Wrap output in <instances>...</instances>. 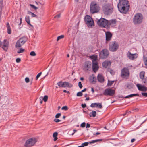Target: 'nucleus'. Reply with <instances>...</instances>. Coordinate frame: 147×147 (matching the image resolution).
<instances>
[{
  "label": "nucleus",
  "mask_w": 147,
  "mask_h": 147,
  "mask_svg": "<svg viewBox=\"0 0 147 147\" xmlns=\"http://www.w3.org/2000/svg\"><path fill=\"white\" fill-rule=\"evenodd\" d=\"M129 7V3L127 0H119L117 8L121 13L126 14L128 12Z\"/></svg>",
  "instance_id": "nucleus-1"
},
{
  "label": "nucleus",
  "mask_w": 147,
  "mask_h": 147,
  "mask_svg": "<svg viewBox=\"0 0 147 147\" xmlns=\"http://www.w3.org/2000/svg\"><path fill=\"white\" fill-rule=\"evenodd\" d=\"M113 7L112 4L108 3L105 4L102 7L103 12L105 15H110L112 13Z\"/></svg>",
  "instance_id": "nucleus-2"
},
{
  "label": "nucleus",
  "mask_w": 147,
  "mask_h": 147,
  "mask_svg": "<svg viewBox=\"0 0 147 147\" xmlns=\"http://www.w3.org/2000/svg\"><path fill=\"white\" fill-rule=\"evenodd\" d=\"M36 138L32 137L27 139L26 141L24 146L25 147H32L37 142Z\"/></svg>",
  "instance_id": "nucleus-3"
},
{
  "label": "nucleus",
  "mask_w": 147,
  "mask_h": 147,
  "mask_svg": "<svg viewBox=\"0 0 147 147\" xmlns=\"http://www.w3.org/2000/svg\"><path fill=\"white\" fill-rule=\"evenodd\" d=\"M100 9V7L97 3L94 2H92L91 3L90 10L91 13L94 14L99 12Z\"/></svg>",
  "instance_id": "nucleus-4"
},
{
  "label": "nucleus",
  "mask_w": 147,
  "mask_h": 147,
  "mask_svg": "<svg viewBox=\"0 0 147 147\" xmlns=\"http://www.w3.org/2000/svg\"><path fill=\"white\" fill-rule=\"evenodd\" d=\"M28 38L26 36H24L20 38L17 41L15 47L16 48H18L22 46L27 40Z\"/></svg>",
  "instance_id": "nucleus-5"
},
{
  "label": "nucleus",
  "mask_w": 147,
  "mask_h": 147,
  "mask_svg": "<svg viewBox=\"0 0 147 147\" xmlns=\"http://www.w3.org/2000/svg\"><path fill=\"white\" fill-rule=\"evenodd\" d=\"M119 45L116 41L111 42L109 44V50L113 52H115L118 49Z\"/></svg>",
  "instance_id": "nucleus-6"
},
{
  "label": "nucleus",
  "mask_w": 147,
  "mask_h": 147,
  "mask_svg": "<svg viewBox=\"0 0 147 147\" xmlns=\"http://www.w3.org/2000/svg\"><path fill=\"white\" fill-rule=\"evenodd\" d=\"M143 18V16L141 14H136L134 17L133 22L135 24H140L142 22Z\"/></svg>",
  "instance_id": "nucleus-7"
},
{
  "label": "nucleus",
  "mask_w": 147,
  "mask_h": 147,
  "mask_svg": "<svg viewBox=\"0 0 147 147\" xmlns=\"http://www.w3.org/2000/svg\"><path fill=\"white\" fill-rule=\"evenodd\" d=\"M129 71L127 67H124L121 70V76L123 78L127 79L129 76Z\"/></svg>",
  "instance_id": "nucleus-8"
},
{
  "label": "nucleus",
  "mask_w": 147,
  "mask_h": 147,
  "mask_svg": "<svg viewBox=\"0 0 147 147\" xmlns=\"http://www.w3.org/2000/svg\"><path fill=\"white\" fill-rule=\"evenodd\" d=\"M109 53L108 50L104 49L99 52V57L102 59H105L108 57Z\"/></svg>",
  "instance_id": "nucleus-9"
},
{
  "label": "nucleus",
  "mask_w": 147,
  "mask_h": 147,
  "mask_svg": "<svg viewBox=\"0 0 147 147\" xmlns=\"http://www.w3.org/2000/svg\"><path fill=\"white\" fill-rule=\"evenodd\" d=\"M97 24L100 26L105 27H108V20L105 18H101L97 21Z\"/></svg>",
  "instance_id": "nucleus-10"
},
{
  "label": "nucleus",
  "mask_w": 147,
  "mask_h": 147,
  "mask_svg": "<svg viewBox=\"0 0 147 147\" xmlns=\"http://www.w3.org/2000/svg\"><path fill=\"white\" fill-rule=\"evenodd\" d=\"M84 21L88 26H92L94 25V21L89 15H86L85 17Z\"/></svg>",
  "instance_id": "nucleus-11"
},
{
  "label": "nucleus",
  "mask_w": 147,
  "mask_h": 147,
  "mask_svg": "<svg viewBox=\"0 0 147 147\" xmlns=\"http://www.w3.org/2000/svg\"><path fill=\"white\" fill-rule=\"evenodd\" d=\"M57 84L59 87H68L71 88L73 86L71 84L67 82H63L60 81L57 83Z\"/></svg>",
  "instance_id": "nucleus-12"
},
{
  "label": "nucleus",
  "mask_w": 147,
  "mask_h": 147,
  "mask_svg": "<svg viewBox=\"0 0 147 147\" xmlns=\"http://www.w3.org/2000/svg\"><path fill=\"white\" fill-rule=\"evenodd\" d=\"M115 91L114 90L111 88L105 89L103 94L105 96H113L115 94Z\"/></svg>",
  "instance_id": "nucleus-13"
},
{
  "label": "nucleus",
  "mask_w": 147,
  "mask_h": 147,
  "mask_svg": "<svg viewBox=\"0 0 147 147\" xmlns=\"http://www.w3.org/2000/svg\"><path fill=\"white\" fill-rule=\"evenodd\" d=\"M127 56L129 59L133 60L138 57V54L136 53L132 54L131 52L129 51L127 53Z\"/></svg>",
  "instance_id": "nucleus-14"
},
{
  "label": "nucleus",
  "mask_w": 147,
  "mask_h": 147,
  "mask_svg": "<svg viewBox=\"0 0 147 147\" xmlns=\"http://www.w3.org/2000/svg\"><path fill=\"white\" fill-rule=\"evenodd\" d=\"M2 46L1 48L3 50L7 51L8 49L9 42L7 39H4L3 41L2 42Z\"/></svg>",
  "instance_id": "nucleus-15"
},
{
  "label": "nucleus",
  "mask_w": 147,
  "mask_h": 147,
  "mask_svg": "<svg viewBox=\"0 0 147 147\" xmlns=\"http://www.w3.org/2000/svg\"><path fill=\"white\" fill-rule=\"evenodd\" d=\"M92 70L94 72H96L98 70V64L96 60H94L92 61Z\"/></svg>",
  "instance_id": "nucleus-16"
},
{
  "label": "nucleus",
  "mask_w": 147,
  "mask_h": 147,
  "mask_svg": "<svg viewBox=\"0 0 147 147\" xmlns=\"http://www.w3.org/2000/svg\"><path fill=\"white\" fill-rule=\"evenodd\" d=\"M136 86L139 91L143 92H146L147 91V87L144 85L138 84L136 85Z\"/></svg>",
  "instance_id": "nucleus-17"
},
{
  "label": "nucleus",
  "mask_w": 147,
  "mask_h": 147,
  "mask_svg": "<svg viewBox=\"0 0 147 147\" xmlns=\"http://www.w3.org/2000/svg\"><path fill=\"white\" fill-rule=\"evenodd\" d=\"M112 35L109 31H107L105 32L106 42L109 41L111 39Z\"/></svg>",
  "instance_id": "nucleus-18"
},
{
  "label": "nucleus",
  "mask_w": 147,
  "mask_h": 147,
  "mask_svg": "<svg viewBox=\"0 0 147 147\" xmlns=\"http://www.w3.org/2000/svg\"><path fill=\"white\" fill-rule=\"evenodd\" d=\"M116 23V20L115 19H112L108 21V27L109 26H115Z\"/></svg>",
  "instance_id": "nucleus-19"
},
{
  "label": "nucleus",
  "mask_w": 147,
  "mask_h": 147,
  "mask_svg": "<svg viewBox=\"0 0 147 147\" xmlns=\"http://www.w3.org/2000/svg\"><path fill=\"white\" fill-rule=\"evenodd\" d=\"M90 106L92 108H98L101 109L102 108V104L100 103H92Z\"/></svg>",
  "instance_id": "nucleus-20"
},
{
  "label": "nucleus",
  "mask_w": 147,
  "mask_h": 147,
  "mask_svg": "<svg viewBox=\"0 0 147 147\" xmlns=\"http://www.w3.org/2000/svg\"><path fill=\"white\" fill-rule=\"evenodd\" d=\"M97 79L98 81L102 83L104 82V76L101 74H99L97 76Z\"/></svg>",
  "instance_id": "nucleus-21"
},
{
  "label": "nucleus",
  "mask_w": 147,
  "mask_h": 147,
  "mask_svg": "<svg viewBox=\"0 0 147 147\" xmlns=\"http://www.w3.org/2000/svg\"><path fill=\"white\" fill-rule=\"evenodd\" d=\"M91 62H87L85 64L84 66V68L87 70H88L91 68Z\"/></svg>",
  "instance_id": "nucleus-22"
},
{
  "label": "nucleus",
  "mask_w": 147,
  "mask_h": 147,
  "mask_svg": "<svg viewBox=\"0 0 147 147\" xmlns=\"http://www.w3.org/2000/svg\"><path fill=\"white\" fill-rule=\"evenodd\" d=\"M111 62L110 61H105L102 63V66L103 67L106 68L109 66L111 65Z\"/></svg>",
  "instance_id": "nucleus-23"
},
{
  "label": "nucleus",
  "mask_w": 147,
  "mask_h": 147,
  "mask_svg": "<svg viewBox=\"0 0 147 147\" xmlns=\"http://www.w3.org/2000/svg\"><path fill=\"white\" fill-rule=\"evenodd\" d=\"M3 0H0V22L1 20V16L2 15L3 5Z\"/></svg>",
  "instance_id": "nucleus-24"
},
{
  "label": "nucleus",
  "mask_w": 147,
  "mask_h": 147,
  "mask_svg": "<svg viewBox=\"0 0 147 147\" xmlns=\"http://www.w3.org/2000/svg\"><path fill=\"white\" fill-rule=\"evenodd\" d=\"M6 27L7 29V32L8 34H11V30L10 26L9 23L7 22L6 24Z\"/></svg>",
  "instance_id": "nucleus-25"
},
{
  "label": "nucleus",
  "mask_w": 147,
  "mask_h": 147,
  "mask_svg": "<svg viewBox=\"0 0 147 147\" xmlns=\"http://www.w3.org/2000/svg\"><path fill=\"white\" fill-rule=\"evenodd\" d=\"M25 20L27 23L29 25L33 27V26H32L30 23V19L29 16H26L25 17Z\"/></svg>",
  "instance_id": "nucleus-26"
},
{
  "label": "nucleus",
  "mask_w": 147,
  "mask_h": 147,
  "mask_svg": "<svg viewBox=\"0 0 147 147\" xmlns=\"http://www.w3.org/2000/svg\"><path fill=\"white\" fill-rule=\"evenodd\" d=\"M138 96H139V94H133L126 96L125 97H124V98H127Z\"/></svg>",
  "instance_id": "nucleus-27"
},
{
  "label": "nucleus",
  "mask_w": 147,
  "mask_h": 147,
  "mask_svg": "<svg viewBox=\"0 0 147 147\" xmlns=\"http://www.w3.org/2000/svg\"><path fill=\"white\" fill-rule=\"evenodd\" d=\"M96 112L95 111H92V112H90L89 115L90 117H96Z\"/></svg>",
  "instance_id": "nucleus-28"
},
{
  "label": "nucleus",
  "mask_w": 147,
  "mask_h": 147,
  "mask_svg": "<svg viewBox=\"0 0 147 147\" xmlns=\"http://www.w3.org/2000/svg\"><path fill=\"white\" fill-rule=\"evenodd\" d=\"M39 99L40 100H41V99H42L45 102H46L48 100V96L47 95H45L44 96L43 98L42 96L40 97Z\"/></svg>",
  "instance_id": "nucleus-29"
},
{
  "label": "nucleus",
  "mask_w": 147,
  "mask_h": 147,
  "mask_svg": "<svg viewBox=\"0 0 147 147\" xmlns=\"http://www.w3.org/2000/svg\"><path fill=\"white\" fill-rule=\"evenodd\" d=\"M140 78L141 79H143L144 78V72H141L140 74Z\"/></svg>",
  "instance_id": "nucleus-30"
},
{
  "label": "nucleus",
  "mask_w": 147,
  "mask_h": 147,
  "mask_svg": "<svg viewBox=\"0 0 147 147\" xmlns=\"http://www.w3.org/2000/svg\"><path fill=\"white\" fill-rule=\"evenodd\" d=\"M94 78V75L92 74V76H90L89 77V80L90 83H93L94 82V80H93Z\"/></svg>",
  "instance_id": "nucleus-31"
},
{
  "label": "nucleus",
  "mask_w": 147,
  "mask_h": 147,
  "mask_svg": "<svg viewBox=\"0 0 147 147\" xmlns=\"http://www.w3.org/2000/svg\"><path fill=\"white\" fill-rule=\"evenodd\" d=\"M24 51V49L22 48H20L19 50L17 51V52L18 53H23Z\"/></svg>",
  "instance_id": "nucleus-32"
},
{
  "label": "nucleus",
  "mask_w": 147,
  "mask_h": 147,
  "mask_svg": "<svg viewBox=\"0 0 147 147\" xmlns=\"http://www.w3.org/2000/svg\"><path fill=\"white\" fill-rule=\"evenodd\" d=\"M90 58L92 59V61L94 60H96L97 58V55H93L90 56Z\"/></svg>",
  "instance_id": "nucleus-33"
},
{
  "label": "nucleus",
  "mask_w": 147,
  "mask_h": 147,
  "mask_svg": "<svg viewBox=\"0 0 147 147\" xmlns=\"http://www.w3.org/2000/svg\"><path fill=\"white\" fill-rule=\"evenodd\" d=\"M107 71L109 72L110 74L112 75H114L115 74L114 71L111 69H109Z\"/></svg>",
  "instance_id": "nucleus-34"
},
{
  "label": "nucleus",
  "mask_w": 147,
  "mask_h": 147,
  "mask_svg": "<svg viewBox=\"0 0 147 147\" xmlns=\"http://www.w3.org/2000/svg\"><path fill=\"white\" fill-rule=\"evenodd\" d=\"M142 83L147 85V77L144 78L143 79H142Z\"/></svg>",
  "instance_id": "nucleus-35"
},
{
  "label": "nucleus",
  "mask_w": 147,
  "mask_h": 147,
  "mask_svg": "<svg viewBox=\"0 0 147 147\" xmlns=\"http://www.w3.org/2000/svg\"><path fill=\"white\" fill-rule=\"evenodd\" d=\"M89 144V142H85L82 143L81 145L80 146L81 147H84V146H87Z\"/></svg>",
  "instance_id": "nucleus-36"
},
{
  "label": "nucleus",
  "mask_w": 147,
  "mask_h": 147,
  "mask_svg": "<svg viewBox=\"0 0 147 147\" xmlns=\"http://www.w3.org/2000/svg\"><path fill=\"white\" fill-rule=\"evenodd\" d=\"M64 37V36L63 35H61L60 36H58L57 38V41H58L59 40L63 38Z\"/></svg>",
  "instance_id": "nucleus-37"
},
{
  "label": "nucleus",
  "mask_w": 147,
  "mask_h": 147,
  "mask_svg": "<svg viewBox=\"0 0 147 147\" xmlns=\"http://www.w3.org/2000/svg\"><path fill=\"white\" fill-rule=\"evenodd\" d=\"M114 81H110L109 80L108 81L107 85L109 86H111L114 83Z\"/></svg>",
  "instance_id": "nucleus-38"
},
{
  "label": "nucleus",
  "mask_w": 147,
  "mask_h": 147,
  "mask_svg": "<svg viewBox=\"0 0 147 147\" xmlns=\"http://www.w3.org/2000/svg\"><path fill=\"white\" fill-rule=\"evenodd\" d=\"M30 5L31 7L34 9L35 10H36L38 8V7L33 5L30 4Z\"/></svg>",
  "instance_id": "nucleus-39"
},
{
  "label": "nucleus",
  "mask_w": 147,
  "mask_h": 147,
  "mask_svg": "<svg viewBox=\"0 0 147 147\" xmlns=\"http://www.w3.org/2000/svg\"><path fill=\"white\" fill-rule=\"evenodd\" d=\"M83 94L81 92H78L77 93V96H82Z\"/></svg>",
  "instance_id": "nucleus-40"
},
{
  "label": "nucleus",
  "mask_w": 147,
  "mask_h": 147,
  "mask_svg": "<svg viewBox=\"0 0 147 147\" xmlns=\"http://www.w3.org/2000/svg\"><path fill=\"white\" fill-rule=\"evenodd\" d=\"M68 108L67 106H65L61 108L62 110H64L65 111H67L68 110Z\"/></svg>",
  "instance_id": "nucleus-41"
},
{
  "label": "nucleus",
  "mask_w": 147,
  "mask_h": 147,
  "mask_svg": "<svg viewBox=\"0 0 147 147\" xmlns=\"http://www.w3.org/2000/svg\"><path fill=\"white\" fill-rule=\"evenodd\" d=\"M30 55L31 56H36V54L34 51H32L30 53Z\"/></svg>",
  "instance_id": "nucleus-42"
},
{
  "label": "nucleus",
  "mask_w": 147,
  "mask_h": 147,
  "mask_svg": "<svg viewBox=\"0 0 147 147\" xmlns=\"http://www.w3.org/2000/svg\"><path fill=\"white\" fill-rule=\"evenodd\" d=\"M86 123L84 122L82 123L80 125V127L82 128H84L85 127Z\"/></svg>",
  "instance_id": "nucleus-43"
},
{
  "label": "nucleus",
  "mask_w": 147,
  "mask_h": 147,
  "mask_svg": "<svg viewBox=\"0 0 147 147\" xmlns=\"http://www.w3.org/2000/svg\"><path fill=\"white\" fill-rule=\"evenodd\" d=\"M42 72H40L39 73H38L36 76V79L37 80L38 79L39 77L40 76V75L42 74Z\"/></svg>",
  "instance_id": "nucleus-44"
},
{
  "label": "nucleus",
  "mask_w": 147,
  "mask_h": 147,
  "mask_svg": "<svg viewBox=\"0 0 147 147\" xmlns=\"http://www.w3.org/2000/svg\"><path fill=\"white\" fill-rule=\"evenodd\" d=\"M78 86L80 89L82 88L83 86L81 82H79Z\"/></svg>",
  "instance_id": "nucleus-45"
},
{
  "label": "nucleus",
  "mask_w": 147,
  "mask_h": 147,
  "mask_svg": "<svg viewBox=\"0 0 147 147\" xmlns=\"http://www.w3.org/2000/svg\"><path fill=\"white\" fill-rule=\"evenodd\" d=\"M61 116V114L60 113H58L56 115L55 117L56 118H59Z\"/></svg>",
  "instance_id": "nucleus-46"
},
{
  "label": "nucleus",
  "mask_w": 147,
  "mask_h": 147,
  "mask_svg": "<svg viewBox=\"0 0 147 147\" xmlns=\"http://www.w3.org/2000/svg\"><path fill=\"white\" fill-rule=\"evenodd\" d=\"M58 135V133L57 132H55L53 133V137H57Z\"/></svg>",
  "instance_id": "nucleus-47"
},
{
  "label": "nucleus",
  "mask_w": 147,
  "mask_h": 147,
  "mask_svg": "<svg viewBox=\"0 0 147 147\" xmlns=\"http://www.w3.org/2000/svg\"><path fill=\"white\" fill-rule=\"evenodd\" d=\"M141 94L143 96L147 97V92H142Z\"/></svg>",
  "instance_id": "nucleus-48"
},
{
  "label": "nucleus",
  "mask_w": 147,
  "mask_h": 147,
  "mask_svg": "<svg viewBox=\"0 0 147 147\" xmlns=\"http://www.w3.org/2000/svg\"><path fill=\"white\" fill-rule=\"evenodd\" d=\"M54 121L56 123H58L59 122H60L61 121V120L58 119H56V118L54 119Z\"/></svg>",
  "instance_id": "nucleus-49"
},
{
  "label": "nucleus",
  "mask_w": 147,
  "mask_h": 147,
  "mask_svg": "<svg viewBox=\"0 0 147 147\" xmlns=\"http://www.w3.org/2000/svg\"><path fill=\"white\" fill-rule=\"evenodd\" d=\"M25 80V82L27 83L29 82L30 81V79L28 77L26 78Z\"/></svg>",
  "instance_id": "nucleus-50"
},
{
  "label": "nucleus",
  "mask_w": 147,
  "mask_h": 147,
  "mask_svg": "<svg viewBox=\"0 0 147 147\" xmlns=\"http://www.w3.org/2000/svg\"><path fill=\"white\" fill-rule=\"evenodd\" d=\"M21 59L20 58H17L16 59V62L17 63H19L21 61Z\"/></svg>",
  "instance_id": "nucleus-51"
},
{
  "label": "nucleus",
  "mask_w": 147,
  "mask_h": 147,
  "mask_svg": "<svg viewBox=\"0 0 147 147\" xmlns=\"http://www.w3.org/2000/svg\"><path fill=\"white\" fill-rule=\"evenodd\" d=\"M127 112H124V113L121 114V116H127L128 115V114H127Z\"/></svg>",
  "instance_id": "nucleus-52"
},
{
  "label": "nucleus",
  "mask_w": 147,
  "mask_h": 147,
  "mask_svg": "<svg viewBox=\"0 0 147 147\" xmlns=\"http://www.w3.org/2000/svg\"><path fill=\"white\" fill-rule=\"evenodd\" d=\"M31 15V16L32 17H36V18L37 17V15H36L34 13H32Z\"/></svg>",
  "instance_id": "nucleus-53"
},
{
  "label": "nucleus",
  "mask_w": 147,
  "mask_h": 147,
  "mask_svg": "<svg viewBox=\"0 0 147 147\" xmlns=\"http://www.w3.org/2000/svg\"><path fill=\"white\" fill-rule=\"evenodd\" d=\"M96 142V141L95 140H92L90 141V142H89V143L90 144H92V143H95Z\"/></svg>",
  "instance_id": "nucleus-54"
},
{
  "label": "nucleus",
  "mask_w": 147,
  "mask_h": 147,
  "mask_svg": "<svg viewBox=\"0 0 147 147\" xmlns=\"http://www.w3.org/2000/svg\"><path fill=\"white\" fill-rule=\"evenodd\" d=\"M81 106L83 108H85L86 107V105L85 103L82 104L81 105Z\"/></svg>",
  "instance_id": "nucleus-55"
},
{
  "label": "nucleus",
  "mask_w": 147,
  "mask_h": 147,
  "mask_svg": "<svg viewBox=\"0 0 147 147\" xmlns=\"http://www.w3.org/2000/svg\"><path fill=\"white\" fill-rule=\"evenodd\" d=\"M60 17V14H58L57 15L55 16L54 17V18H59Z\"/></svg>",
  "instance_id": "nucleus-56"
},
{
  "label": "nucleus",
  "mask_w": 147,
  "mask_h": 147,
  "mask_svg": "<svg viewBox=\"0 0 147 147\" xmlns=\"http://www.w3.org/2000/svg\"><path fill=\"white\" fill-rule=\"evenodd\" d=\"M101 133L99 132H97L96 133H94L93 135H97L100 134Z\"/></svg>",
  "instance_id": "nucleus-57"
},
{
  "label": "nucleus",
  "mask_w": 147,
  "mask_h": 147,
  "mask_svg": "<svg viewBox=\"0 0 147 147\" xmlns=\"http://www.w3.org/2000/svg\"><path fill=\"white\" fill-rule=\"evenodd\" d=\"M103 140V139H98L95 140L96 142H98L102 141Z\"/></svg>",
  "instance_id": "nucleus-58"
},
{
  "label": "nucleus",
  "mask_w": 147,
  "mask_h": 147,
  "mask_svg": "<svg viewBox=\"0 0 147 147\" xmlns=\"http://www.w3.org/2000/svg\"><path fill=\"white\" fill-rule=\"evenodd\" d=\"M90 125L89 123H87L86 124V128H89L90 127Z\"/></svg>",
  "instance_id": "nucleus-59"
},
{
  "label": "nucleus",
  "mask_w": 147,
  "mask_h": 147,
  "mask_svg": "<svg viewBox=\"0 0 147 147\" xmlns=\"http://www.w3.org/2000/svg\"><path fill=\"white\" fill-rule=\"evenodd\" d=\"M94 80V84H95V83H96V78L94 76V78L93 79V80Z\"/></svg>",
  "instance_id": "nucleus-60"
},
{
  "label": "nucleus",
  "mask_w": 147,
  "mask_h": 147,
  "mask_svg": "<svg viewBox=\"0 0 147 147\" xmlns=\"http://www.w3.org/2000/svg\"><path fill=\"white\" fill-rule=\"evenodd\" d=\"M145 63L146 65V68H147V59L145 60Z\"/></svg>",
  "instance_id": "nucleus-61"
},
{
  "label": "nucleus",
  "mask_w": 147,
  "mask_h": 147,
  "mask_svg": "<svg viewBox=\"0 0 147 147\" xmlns=\"http://www.w3.org/2000/svg\"><path fill=\"white\" fill-rule=\"evenodd\" d=\"M86 88H85L84 89H83V90H82L81 91V92L82 93L83 92H85V91H86Z\"/></svg>",
  "instance_id": "nucleus-62"
},
{
  "label": "nucleus",
  "mask_w": 147,
  "mask_h": 147,
  "mask_svg": "<svg viewBox=\"0 0 147 147\" xmlns=\"http://www.w3.org/2000/svg\"><path fill=\"white\" fill-rule=\"evenodd\" d=\"M54 138V141H56L57 139H58V138L57 137H53Z\"/></svg>",
  "instance_id": "nucleus-63"
},
{
  "label": "nucleus",
  "mask_w": 147,
  "mask_h": 147,
  "mask_svg": "<svg viewBox=\"0 0 147 147\" xmlns=\"http://www.w3.org/2000/svg\"><path fill=\"white\" fill-rule=\"evenodd\" d=\"M63 92L64 93H69V91H67L65 90H63Z\"/></svg>",
  "instance_id": "nucleus-64"
}]
</instances>
